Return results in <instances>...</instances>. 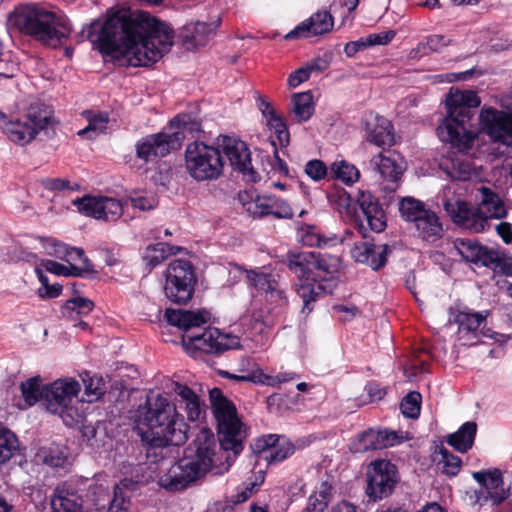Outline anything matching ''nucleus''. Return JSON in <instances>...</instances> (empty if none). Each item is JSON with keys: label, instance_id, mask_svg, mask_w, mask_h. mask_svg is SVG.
<instances>
[{"label": "nucleus", "instance_id": "338daca9", "mask_svg": "<svg viewBox=\"0 0 512 512\" xmlns=\"http://www.w3.org/2000/svg\"><path fill=\"white\" fill-rule=\"evenodd\" d=\"M19 70L18 64L7 55L0 57V78H12Z\"/></svg>", "mask_w": 512, "mask_h": 512}, {"label": "nucleus", "instance_id": "c9c22d12", "mask_svg": "<svg viewBox=\"0 0 512 512\" xmlns=\"http://www.w3.org/2000/svg\"><path fill=\"white\" fill-rule=\"evenodd\" d=\"M54 512H80L82 500L75 492L68 491L62 486L56 487L51 499Z\"/></svg>", "mask_w": 512, "mask_h": 512}, {"label": "nucleus", "instance_id": "2f4dec72", "mask_svg": "<svg viewBox=\"0 0 512 512\" xmlns=\"http://www.w3.org/2000/svg\"><path fill=\"white\" fill-rule=\"evenodd\" d=\"M371 165L378 171L380 176L387 182L385 189L396 190L404 168L401 164L390 156L379 153L371 159Z\"/></svg>", "mask_w": 512, "mask_h": 512}, {"label": "nucleus", "instance_id": "c03bdc74", "mask_svg": "<svg viewBox=\"0 0 512 512\" xmlns=\"http://www.w3.org/2000/svg\"><path fill=\"white\" fill-rule=\"evenodd\" d=\"M84 383V398L82 402L92 403L99 400L106 392V387L103 379L99 376H89L86 374L83 378Z\"/></svg>", "mask_w": 512, "mask_h": 512}, {"label": "nucleus", "instance_id": "a878e982", "mask_svg": "<svg viewBox=\"0 0 512 512\" xmlns=\"http://www.w3.org/2000/svg\"><path fill=\"white\" fill-rule=\"evenodd\" d=\"M40 240L47 254L54 255L68 263L76 261L82 262L83 265L79 267L81 269V274L83 272L93 271V267L89 259L85 256L83 249L69 247L53 238H41Z\"/></svg>", "mask_w": 512, "mask_h": 512}, {"label": "nucleus", "instance_id": "4d7b16f0", "mask_svg": "<svg viewBox=\"0 0 512 512\" xmlns=\"http://www.w3.org/2000/svg\"><path fill=\"white\" fill-rule=\"evenodd\" d=\"M266 124L271 130H273L279 145L281 147H286L290 141V134L283 119L278 114H276L275 116L268 118L266 120Z\"/></svg>", "mask_w": 512, "mask_h": 512}, {"label": "nucleus", "instance_id": "a19ab883", "mask_svg": "<svg viewBox=\"0 0 512 512\" xmlns=\"http://www.w3.org/2000/svg\"><path fill=\"white\" fill-rule=\"evenodd\" d=\"M447 176L453 180H467L472 175L471 163L462 158L451 159L441 165Z\"/></svg>", "mask_w": 512, "mask_h": 512}, {"label": "nucleus", "instance_id": "cd10ccee", "mask_svg": "<svg viewBox=\"0 0 512 512\" xmlns=\"http://www.w3.org/2000/svg\"><path fill=\"white\" fill-rule=\"evenodd\" d=\"M457 253L467 262L490 267L493 249L485 247L472 239L457 238L454 241Z\"/></svg>", "mask_w": 512, "mask_h": 512}, {"label": "nucleus", "instance_id": "7c9ffc66", "mask_svg": "<svg viewBox=\"0 0 512 512\" xmlns=\"http://www.w3.org/2000/svg\"><path fill=\"white\" fill-rule=\"evenodd\" d=\"M223 376L236 381L252 382L255 384H264L268 386H278L282 383L293 381L299 378V375L292 371L279 372L274 376L266 375L260 368L252 369L245 374L236 375L224 372Z\"/></svg>", "mask_w": 512, "mask_h": 512}, {"label": "nucleus", "instance_id": "6e6d98bb", "mask_svg": "<svg viewBox=\"0 0 512 512\" xmlns=\"http://www.w3.org/2000/svg\"><path fill=\"white\" fill-rule=\"evenodd\" d=\"M440 453L441 460L438 462V466L441 472L447 476H456L461 469V459L447 449H441Z\"/></svg>", "mask_w": 512, "mask_h": 512}, {"label": "nucleus", "instance_id": "9b49d317", "mask_svg": "<svg viewBox=\"0 0 512 512\" xmlns=\"http://www.w3.org/2000/svg\"><path fill=\"white\" fill-rule=\"evenodd\" d=\"M80 384L74 379H58L46 385L44 404L46 409L57 414L64 424L72 427L84 419L81 400L78 399Z\"/></svg>", "mask_w": 512, "mask_h": 512}, {"label": "nucleus", "instance_id": "b1692460", "mask_svg": "<svg viewBox=\"0 0 512 512\" xmlns=\"http://www.w3.org/2000/svg\"><path fill=\"white\" fill-rule=\"evenodd\" d=\"M390 252L391 249L386 244L376 246L370 242H358L351 249V256L356 262L377 271L386 264Z\"/></svg>", "mask_w": 512, "mask_h": 512}, {"label": "nucleus", "instance_id": "8fccbe9b", "mask_svg": "<svg viewBox=\"0 0 512 512\" xmlns=\"http://www.w3.org/2000/svg\"><path fill=\"white\" fill-rule=\"evenodd\" d=\"M331 173L336 179L348 185L356 182L360 176L358 169L346 161L334 162L331 165Z\"/></svg>", "mask_w": 512, "mask_h": 512}, {"label": "nucleus", "instance_id": "dca6fc26", "mask_svg": "<svg viewBox=\"0 0 512 512\" xmlns=\"http://www.w3.org/2000/svg\"><path fill=\"white\" fill-rule=\"evenodd\" d=\"M181 146V135L179 133H159L147 135L135 144L136 157L145 163L153 161L158 157H165L171 151Z\"/></svg>", "mask_w": 512, "mask_h": 512}, {"label": "nucleus", "instance_id": "412c9836", "mask_svg": "<svg viewBox=\"0 0 512 512\" xmlns=\"http://www.w3.org/2000/svg\"><path fill=\"white\" fill-rule=\"evenodd\" d=\"M333 26L334 20L330 12L317 11L299 23L284 38L286 40H294L321 36L332 31Z\"/></svg>", "mask_w": 512, "mask_h": 512}, {"label": "nucleus", "instance_id": "774afa93", "mask_svg": "<svg viewBox=\"0 0 512 512\" xmlns=\"http://www.w3.org/2000/svg\"><path fill=\"white\" fill-rule=\"evenodd\" d=\"M238 201L245 209V211L252 215V212L249 210L250 205H257L260 207L259 204L263 202V197L256 196L254 198L251 193L243 191L238 194Z\"/></svg>", "mask_w": 512, "mask_h": 512}, {"label": "nucleus", "instance_id": "5701e85b", "mask_svg": "<svg viewBox=\"0 0 512 512\" xmlns=\"http://www.w3.org/2000/svg\"><path fill=\"white\" fill-rule=\"evenodd\" d=\"M403 441V437L395 431L368 429L358 435L353 442L354 452H367L394 446Z\"/></svg>", "mask_w": 512, "mask_h": 512}, {"label": "nucleus", "instance_id": "4be33fe9", "mask_svg": "<svg viewBox=\"0 0 512 512\" xmlns=\"http://www.w3.org/2000/svg\"><path fill=\"white\" fill-rule=\"evenodd\" d=\"M220 21L221 19L218 16L209 23L203 21L186 23L181 31V38L185 48L189 51H194L206 46L214 37Z\"/></svg>", "mask_w": 512, "mask_h": 512}, {"label": "nucleus", "instance_id": "58836bf2", "mask_svg": "<svg viewBox=\"0 0 512 512\" xmlns=\"http://www.w3.org/2000/svg\"><path fill=\"white\" fill-rule=\"evenodd\" d=\"M178 247L171 246L167 243L159 242L149 245L144 252L143 259L150 268H154L161 264L170 255L176 254Z\"/></svg>", "mask_w": 512, "mask_h": 512}, {"label": "nucleus", "instance_id": "20e7f679", "mask_svg": "<svg viewBox=\"0 0 512 512\" xmlns=\"http://www.w3.org/2000/svg\"><path fill=\"white\" fill-rule=\"evenodd\" d=\"M217 448L214 434L208 429H201L185 450L183 458L174 463L160 477L159 484L168 491L187 488L216 467Z\"/></svg>", "mask_w": 512, "mask_h": 512}, {"label": "nucleus", "instance_id": "c756f323", "mask_svg": "<svg viewBox=\"0 0 512 512\" xmlns=\"http://www.w3.org/2000/svg\"><path fill=\"white\" fill-rule=\"evenodd\" d=\"M367 140L378 147H390L394 144V129L391 122L379 115L372 116L366 122Z\"/></svg>", "mask_w": 512, "mask_h": 512}, {"label": "nucleus", "instance_id": "423d86ee", "mask_svg": "<svg viewBox=\"0 0 512 512\" xmlns=\"http://www.w3.org/2000/svg\"><path fill=\"white\" fill-rule=\"evenodd\" d=\"M7 26L51 46L67 38L71 31L64 15L49 11L34 2L17 5L8 14Z\"/></svg>", "mask_w": 512, "mask_h": 512}, {"label": "nucleus", "instance_id": "ea45409f", "mask_svg": "<svg viewBox=\"0 0 512 512\" xmlns=\"http://www.w3.org/2000/svg\"><path fill=\"white\" fill-rule=\"evenodd\" d=\"M20 387L24 401L28 406H33L39 400L44 401L46 385H42V380L39 376L22 382Z\"/></svg>", "mask_w": 512, "mask_h": 512}, {"label": "nucleus", "instance_id": "4c0bfd02", "mask_svg": "<svg viewBox=\"0 0 512 512\" xmlns=\"http://www.w3.org/2000/svg\"><path fill=\"white\" fill-rule=\"evenodd\" d=\"M170 127L177 129L172 133H179L181 135V142L186 135L194 137L202 131L199 119L191 113H182L177 115L170 121Z\"/></svg>", "mask_w": 512, "mask_h": 512}, {"label": "nucleus", "instance_id": "0eeeda50", "mask_svg": "<svg viewBox=\"0 0 512 512\" xmlns=\"http://www.w3.org/2000/svg\"><path fill=\"white\" fill-rule=\"evenodd\" d=\"M477 207L470 206L459 199H447L443 206L454 223L474 233L483 232L489 225V219H501L506 216L505 205L499 195L490 188L478 189Z\"/></svg>", "mask_w": 512, "mask_h": 512}, {"label": "nucleus", "instance_id": "6e6552de", "mask_svg": "<svg viewBox=\"0 0 512 512\" xmlns=\"http://www.w3.org/2000/svg\"><path fill=\"white\" fill-rule=\"evenodd\" d=\"M55 123L50 106L36 101L30 104L25 114L8 119L0 113V128L14 144L24 146L36 138L38 133Z\"/></svg>", "mask_w": 512, "mask_h": 512}, {"label": "nucleus", "instance_id": "ddd939ff", "mask_svg": "<svg viewBox=\"0 0 512 512\" xmlns=\"http://www.w3.org/2000/svg\"><path fill=\"white\" fill-rule=\"evenodd\" d=\"M195 283L194 268L189 261L177 259L168 265L164 292L170 301L187 303L193 295Z\"/></svg>", "mask_w": 512, "mask_h": 512}, {"label": "nucleus", "instance_id": "f257e3e1", "mask_svg": "<svg viewBox=\"0 0 512 512\" xmlns=\"http://www.w3.org/2000/svg\"><path fill=\"white\" fill-rule=\"evenodd\" d=\"M81 37L91 41L103 54H119L131 66L148 67L169 51L174 32L148 12L114 6L107 10L103 22H91Z\"/></svg>", "mask_w": 512, "mask_h": 512}, {"label": "nucleus", "instance_id": "0e129e2a", "mask_svg": "<svg viewBox=\"0 0 512 512\" xmlns=\"http://www.w3.org/2000/svg\"><path fill=\"white\" fill-rule=\"evenodd\" d=\"M129 507L130 501L124 496L122 488L115 486L108 512H129Z\"/></svg>", "mask_w": 512, "mask_h": 512}, {"label": "nucleus", "instance_id": "680f3d73", "mask_svg": "<svg viewBox=\"0 0 512 512\" xmlns=\"http://www.w3.org/2000/svg\"><path fill=\"white\" fill-rule=\"evenodd\" d=\"M492 258L493 260L489 268H493L495 271L506 276H512V257H508L504 253H500L493 249Z\"/></svg>", "mask_w": 512, "mask_h": 512}, {"label": "nucleus", "instance_id": "2eb2a0df", "mask_svg": "<svg viewBox=\"0 0 512 512\" xmlns=\"http://www.w3.org/2000/svg\"><path fill=\"white\" fill-rule=\"evenodd\" d=\"M217 145L233 169L240 172L244 179L253 183L260 180V175L251 166V155L245 142L234 137L220 135L217 138Z\"/></svg>", "mask_w": 512, "mask_h": 512}, {"label": "nucleus", "instance_id": "aec40b11", "mask_svg": "<svg viewBox=\"0 0 512 512\" xmlns=\"http://www.w3.org/2000/svg\"><path fill=\"white\" fill-rule=\"evenodd\" d=\"M252 447L257 458L265 460L268 464L282 462L295 452V446L289 439L275 434L256 440Z\"/></svg>", "mask_w": 512, "mask_h": 512}, {"label": "nucleus", "instance_id": "7ed1b4c3", "mask_svg": "<svg viewBox=\"0 0 512 512\" xmlns=\"http://www.w3.org/2000/svg\"><path fill=\"white\" fill-rule=\"evenodd\" d=\"M165 318L170 325L183 330L181 337L182 346L194 358L200 357L202 353L218 354L240 347L238 336L222 333L217 328L208 327L201 333L194 331L208 321V314L206 312L166 309Z\"/></svg>", "mask_w": 512, "mask_h": 512}, {"label": "nucleus", "instance_id": "9d476101", "mask_svg": "<svg viewBox=\"0 0 512 512\" xmlns=\"http://www.w3.org/2000/svg\"><path fill=\"white\" fill-rule=\"evenodd\" d=\"M286 264L289 270L299 278L296 292L303 301L302 312L309 314L313 310L312 302L322 294L330 293L332 284H321L312 279L317 265V254L313 252L291 251L286 256Z\"/></svg>", "mask_w": 512, "mask_h": 512}, {"label": "nucleus", "instance_id": "f8f14e48", "mask_svg": "<svg viewBox=\"0 0 512 512\" xmlns=\"http://www.w3.org/2000/svg\"><path fill=\"white\" fill-rule=\"evenodd\" d=\"M185 167L196 181L215 180L222 175L224 162L218 148L194 141L186 147Z\"/></svg>", "mask_w": 512, "mask_h": 512}, {"label": "nucleus", "instance_id": "69168bd1", "mask_svg": "<svg viewBox=\"0 0 512 512\" xmlns=\"http://www.w3.org/2000/svg\"><path fill=\"white\" fill-rule=\"evenodd\" d=\"M395 35L396 33L393 30L369 34L368 36L364 37L365 44L367 45V48L375 45H386L392 41Z\"/></svg>", "mask_w": 512, "mask_h": 512}, {"label": "nucleus", "instance_id": "1a4fd4ad", "mask_svg": "<svg viewBox=\"0 0 512 512\" xmlns=\"http://www.w3.org/2000/svg\"><path fill=\"white\" fill-rule=\"evenodd\" d=\"M209 398L217 421L220 449L232 451L234 455H238L243 449L242 442L245 438V431L234 404L223 395L219 388L210 390Z\"/></svg>", "mask_w": 512, "mask_h": 512}, {"label": "nucleus", "instance_id": "052dcab7", "mask_svg": "<svg viewBox=\"0 0 512 512\" xmlns=\"http://www.w3.org/2000/svg\"><path fill=\"white\" fill-rule=\"evenodd\" d=\"M304 172L310 179L319 182L327 176L328 168L322 160L312 159L305 164Z\"/></svg>", "mask_w": 512, "mask_h": 512}, {"label": "nucleus", "instance_id": "393cba45", "mask_svg": "<svg viewBox=\"0 0 512 512\" xmlns=\"http://www.w3.org/2000/svg\"><path fill=\"white\" fill-rule=\"evenodd\" d=\"M246 278L252 287L265 294L268 301L279 304L285 302L284 290L278 282L277 275L260 270H248Z\"/></svg>", "mask_w": 512, "mask_h": 512}, {"label": "nucleus", "instance_id": "a18cd8bd", "mask_svg": "<svg viewBox=\"0 0 512 512\" xmlns=\"http://www.w3.org/2000/svg\"><path fill=\"white\" fill-rule=\"evenodd\" d=\"M265 479V473L263 470H259L254 477V480H248L243 482L237 487L236 493L231 496V502L233 504H240L247 501L255 489L259 487Z\"/></svg>", "mask_w": 512, "mask_h": 512}, {"label": "nucleus", "instance_id": "e433bc0d", "mask_svg": "<svg viewBox=\"0 0 512 512\" xmlns=\"http://www.w3.org/2000/svg\"><path fill=\"white\" fill-rule=\"evenodd\" d=\"M477 432V424L474 421L465 422L454 433L447 437V443L460 453H465L472 448Z\"/></svg>", "mask_w": 512, "mask_h": 512}, {"label": "nucleus", "instance_id": "79ce46f5", "mask_svg": "<svg viewBox=\"0 0 512 512\" xmlns=\"http://www.w3.org/2000/svg\"><path fill=\"white\" fill-rule=\"evenodd\" d=\"M293 111L300 122L307 121L314 112L313 96L310 91L293 96Z\"/></svg>", "mask_w": 512, "mask_h": 512}, {"label": "nucleus", "instance_id": "e2e57ef3", "mask_svg": "<svg viewBox=\"0 0 512 512\" xmlns=\"http://www.w3.org/2000/svg\"><path fill=\"white\" fill-rule=\"evenodd\" d=\"M491 495H489V492H487L485 489H468L465 492V501L470 506H483L488 503H491Z\"/></svg>", "mask_w": 512, "mask_h": 512}, {"label": "nucleus", "instance_id": "f3484780", "mask_svg": "<svg viewBox=\"0 0 512 512\" xmlns=\"http://www.w3.org/2000/svg\"><path fill=\"white\" fill-rule=\"evenodd\" d=\"M78 211L98 220L116 221L123 214L122 202L114 197L85 195L73 200Z\"/></svg>", "mask_w": 512, "mask_h": 512}, {"label": "nucleus", "instance_id": "a211bd4d", "mask_svg": "<svg viewBox=\"0 0 512 512\" xmlns=\"http://www.w3.org/2000/svg\"><path fill=\"white\" fill-rule=\"evenodd\" d=\"M357 204L361 211L358 215V228L363 237L368 231L380 233L387 226V218L377 197L369 191H359Z\"/></svg>", "mask_w": 512, "mask_h": 512}, {"label": "nucleus", "instance_id": "c85d7f7f", "mask_svg": "<svg viewBox=\"0 0 512 512\" xmlns=\"http://www.w3.org/2000/svg\"><path fill=\"white\" fill-rule=\"evenodd\" d=\"M472 477L481 489L489 492L492 505H498L508 497V490L502 487L503 476L499 469L473 472Z\"/></svg>", "mask_w": 512, "mask_h": 512}, {"label": "nucleus", "instance_id": "39448f33", "mask_svg": "<svg viewBox=\"0 0 512 512\" xmlns=\"http://www.w3.org/2000/svg\"><path fill=\"white\" fill-rule=\"evenodd\" d=\"M445 103L447 115L437 127L438 137L457 151L466 152L476 137L470 129L474 115L471 109L480 105V98L474 91L451 88Z\"/></svg>", "mask_w": 512, "mask_h": 512}, {"label": "nucleus", "instance_id": "37998d69", "mask_svg": "<svg viewBox=\"0 0 512 512\" xmlns=\"http://www.w3.org/2000/svg\"><path fill=\"white\" fill-rule=\"evenodd\" d=\"M94 307L91 300L84 297H75L66 301L62 307V314L70 319L77 316H85L89 314Z\"/></svg>", "mask_w": 512, "mask_h": 512}, {"label": "nucleus", "instance_id": "13d9d810", "mask_svg": "<svg viewBox=\"0 0 512 512\" xmlns=\"http://www.w3.org/2000/svg\"><path fill=\"white\" fill-rule=\"evenodd\" d=\"M333 260L334 259H330V261H328V259L317 255V265L314 274H312V279H315V281H318V278L323 280L332 279L337 272V265L331 262Z\"/></svg>", "mask_w": 512, "mask_h": 512}, {"label": "nucleus", "instance_id": "3c124183", "mask_svg": "<svg viewBox=\"0 0 512 512\" xmlns=\"http://www.w3.org/2000/svg\"><path fill=\"white\" fill-rule=\"evenodd\" d=\"M452 40L443 35H431L424 42H420L413 51L416 54L427 55L432 52H441L443 48L450 45Z\"/></svg>", "mask_w": 512, "mask_h": 512}, {"label": "nucleus", "instance_id": "f03ea898", "mask_svg": "<svg viewBox=\"0 0 512 512\" xmlns=\"http://www.w3.org/2000/svg\"><path fill=\"white\" fill-rule=\"evenodd\" d=\"M170 390L175 394L174 404L158 394L148 396L136 411L137 429L148 445L147 458L153 462L164 460L170 446H179L187 440L188 425L177 408L184 410L190 421L199 420L202 414L201 399L191 388L172 382Z\"/></svg>", "mask_w": 512, "mask_h": 512}, {"label": "nucleus", "instance_id": "603ef678", "mask_svg": "<svg viewBox=\"0 0 512 512\" xmlns=\"http://www.w3.org/2000/svg\"><path fill=\"white\" fill-rule=\"evenodd\" d=\"M42 463L51 467H64L67 462V455L58 446L42 448L37 454Z\"/></svg>", "mask_w": 512, "mask_h": 512}, {"label": "nucleus", "instance_id": "de8ad7c7", "mask_svg": "<svg viewBox=\"0 0 512 512\" xmlns=\"http://www.w3.org/2000/svg\"><path fill=\"white\" fill-rule=\"evenodd\" d=\"M428 208L426 205L417 199L412 197L402 198L399 202V211L402 216L407 221L416 222L418 217H421Z\"/></svg>", "mask_w": 512, "mask_h": 512}, {"label": "nucleus", "instance_id": "bb28decb", "mask_svg": "<svg viewBox=\"0 0 512 512\" xmlns=\"http://www.w3.org/2000/svg\"><path fill=\"white\" fill-rule=\"evenodd\" d=\"M488 314V311H458L455 313L452 309H450L449 322H454L458 325V334L460 339L465 336H472V338H477L480 334L487 336L479 329L481 325L485 323Z\"/></svg>", "mask_w": 512, "mask_h": 512}, {"label": "nucleus", "instance_id": "864d4df0", "mask_svg": "<svg viewBox=\"0 0 512 512\" xmlns=\"http://www.w3.org/2000/svg\"><path fill=\"white\" fill-rule=\"evenodd\" d=\"M88 120V125L78 132L80 136H87L93 138L106 129L108 118L102 114H94L92 112H85Z\"/></svg>", "mask_w": 512, "mask_h": 512}, {"label": "nucleus", "instance_id": "473e14b6", "mask_svg": "<svg viewBox=\"0 0 512 512\" xmlns=\"http://www.w3.org/2000/svg\"><path fill=\"white\" fill-rule=\"evenodd\" d=\"M414 224L418 236L425 241L434 242L442 236V223L438 215L429 208Z\"/></svg>", "mask_w": 512, "mask_h": 512}, {"label": "nucleus", "instance_id": "5fc2aeb1", "mask_svg": "<svg viewBox=\"0 0 512 512\" xmlns=\"http://www.w3.org/2000/svg\"><path fill=\"white\" fill-rule=\"evenodd\" d=\"M421 394L416 391L408 393L400 404L402 414L411 419H416L420 414Z\"/></svg>", "mask_w": 512, "mask_h": 512}, {"label": "nucleus", "instance_id": "6ab92c4d", "mask_svg": "<svg viewBox=\"0 0 512 512\" xmlns=\"http://www.w3.org/2000/svg\"><path fill=\"white\" fill-rule=\"evenodd\" d=\"M479 118L483 131L491 139L512 147V113L483 108Z\"/></svg>", "mask_w": 512, "mask_h": 512}, {"label": "nucleus", "instance_id": "09e8293b", "mask_svg": "<svg viewBox=\"0 0 512 512\" xmlns=\"http://www.w3.org/2000/svg\"><path fill=\"white\" fill-rule=\"evenodd\" d=\"M18 449L16 435L8 429H0V465L6 463Z\"/></svg>", "mask_w": 512, "mask_h": 512}, {"label": "nucleus", "instance_id": "72a5a7b5", "mask_svg": "<svg viewBox=\"0 0 512 512\" xmlns=\"http://www.w3.org/2000/svg\"><path fill=\"white\" fill-rule=\"evenodd\" d=\"M257 205H250L249 210L253 216L273 215L276 218H291L293 216L292 208L285 201L278 198L263 197V202Z\"/></svg>", "mask_w": 512, "mask_h": 512}, {"label": "nucleus", "instance_id": "f704fd0d", "mask_svg": "<svg viewBox=\"0 0 512 512\" xmlns=\"http://www.w3.org/2000/svg\"><path fill=\"white\" fill-rule=\"evenodd\" d=\"M298 240L305 246L309 247H331L341 242L343 239H339L335 234L326 236L320 232V230L313 225H306L299 229Z\"/></svg>", "mask_w": 512, "mask_h": 512}, {"label": "nucleus", "instance_id": "49530a36", "mask_svg": "<svg viewBox=\"0 0 512 512\" xmlns=\"http://www.w3.org/2000/svg\"><path fill=\"white\" fill-rule=\"evenodd\" d=\"M331 486L327 482L321 483L319 489L307 501L304 512H324L330 502Z\"/></svg>", "mask_w": 512, "mask_h": 512}, {"label": "nucleus", "instance_id": "4468645a", "mask_svg": "<svg viewBox=\"0 0 512 512\" xmlns=\"http://www.w3.org/2000/svg\"><path fill=\"white\" fill-rule=\"evenodd\" d=\"M367 495L374 501L392 494L397 484L396 466L388 460L373 461L367 472Z\"/></svg>", "mask_w": 512, "mask_h": 512}, {"label": "nucleus", "instance_id": "bf43d9fd", "mask_svg": "<svg viewBox=\"0 0 512 512\" xmlns=\"http://www.w3.org/2000/svg\"><path fill=\"white\" fill-rule=\"evenodd\" d=\"M42 266L47 272L55 275L81 276V269L74 265L67 267L53 260H44L42 261Z\"/></svg>", "mask_w": 512, "mask_h": 512}]
</instances>
